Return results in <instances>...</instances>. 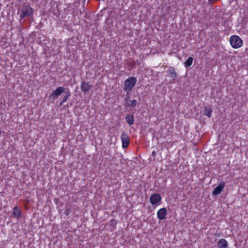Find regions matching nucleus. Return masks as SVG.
I'll return each instance as SVG.
<instances>
[{
	"mask_svg": "<svg viewBox=\"0 0 248 248\" xmlns=\"http://www.w3.org/2000/svg\"><path fill=\"white\" fill-rule=\"evenodd\" d=\"M64 91L65 89L64 87H59L51 93L49 98L55 100L62 93H64Z\"/></svg>",
	"mask_w": 248,
	"mask_h": 248,
	"instance_id": "nucleus-5",
	"label": "nucleus"
},
{
	"mask_svg": "<svg viewBox=\"0 0 248 248\" xmlns=\"http://www.w3.org/2000/svg\"><path fill=\"white\" fill-rule=\"evenodd\" d=\"M70 96V93H67L66 96H68V98Z\"/></svg>",
	"mask_w": 248,
	"mask_h": 248,
	"instance_id": "nucleus-19",
	"label": "nucleus"
},
{
	"mask_svg": "<svg viewBox=\"0 0 248 248\" xmlns=\"http://www.w3.org/2000/svg\"><path fill=\"white\" fill-rule=\"evenodd\" d=\"M91 89L90 85L89 83L86 82H83L81 84V89L82 92L86 93L89 91Z\"/></svg>",
	"mask_w": 248,
	"mask_h": 248,
	"instance_id": "nucleus-11",
	"label": "nucleus"
},
{
	"mask_svg": "<svg viewBox=\"0 0 248 248\" xmlns=\"http://www.w3.org/2000/svg\"><path fill=\"white\" fill-rule=\"evenodd\" d=\"M210 3H214L216 2L218 0H208Z\"/></svg>",
	"mask_w": 248,
	"mask_h": 248,
	"instance_id": "nucleus-18",
	"label": "nucleus"
},
{
	"mask_svg": "<svg viewBox=\"0 0 248 248\" xmlns=\"http://www.w3.org/2000/svg\"><path fill=\"white\" fill-rule=\"evenodd\" d=\"M121 138L122 142V147L124 148H126L128 146L129 142V140L128 135L125 133H123Z\"/></svg>",
	"mask_w": 248,
	"mask_h": 248,
	"instance_id": "nucleus-8",
	"label": "nucleus"
},
{
	"mask_svg": "<svg viewBox=\"0 0 248 248\" xmlns=\"http://www.w3.org/2000/svg\"><path fill=\"white\" fill-rule=\"evenodd\" d=\"M33 13V9L29 6L23 7L20 11V16L21 18L31 16Z\"/></svg>",
	"mask_w": 248,
	"mask_h": 248,
	"instance_id": "nucleus-4",
	"label": "nucleus"
},
{
	"mask_svg": "<svg viewBox=\"0 0 248 248\" xmlns=\"http://www.w3.org/2000/svg\"><path fill=\"white\" fill-rule=\"evenodd\" d=\"M67 98H68V96H65V97L63 98V99L62 101V102L61 103V105H62V104H63L64 102H65L67 101Z\"/></svg>",
	"mask_w": 248,
	"mask_h": 248,
	"instance_id": "nucleus-17",
	"label": "nucleus"
},
{
	"mask_svg": "<svg viewBox=\"0 0 248 248\" xmlns=\"http://www.w3.org/2000/svg\"><path fill=\"white\" fill-rule=\"evenodd\" d=\"M162 197L159 194L154 193L151 195L150 197V202L151 204L156 207L161 204Z\"/></svg>",
	"mask_w": 248,
	"mask_h": 248,
	"instance_id": "nucleus-3",
	"label": "nucleus"
},
{
	"mask_svg": "<svg viewBox=\"0 0 248 248\" xmlns=\"http://www.w3.org/2000/svg\"><path fill=\"white\" fill-rule=\"evenodd\" d=\"M217 247L218 248H228V242L225 239H221L217 242Z\"/></svg>",
	"mask_w": 248,
	"mask_h": 248,
	"instance_id": "nucleus-10",
	"label": "nucleus"
},
{
	"mask_svg": "<svg viewBox=\"0 0 248 248\" xmlns=\"http://www.w3.org/2000/svg\"><path fill=\"white\" fill-rule=\"evenodd\" d=\"M125 120L127 123L130 125L134 123V117L132 115H127L125 117Z\"/></svg>",
	"mask_w": 248,
	"mask_h": 248,
	"instance_id": "nucleus-13",
	"label": "nucleus"
},
{
	"mask_svg": "<svg viewBox=\"0 0 248 248\" xmlns=\"http://www.w3.org/2000/svg\"><path fill=\"white\" fill-rule=\"evenodd\" d=\"M137 101L136 100L134 99L133 100H126V104L129 107H135L137 104Z\"/></svg>",
	"mask_w": 248,
	"mask_h": 248,
	"instance_id": "nucleus-15",
	"label": "nucleus"
},
{
	"mask_svg": "<svg viewBox=\"0 0 248 248\" xmlns=\"http://www.w3.org/2000/svg\"><path fill=\"white\" fill-rule=\"evenodd\" d=\"M230 43L231 46L234 49L239 48L243 45L242 39L239 36L235 35L230 37Z\"/></svg>",
	"mask_w": 248,
	"mask_h": 248,
	"instance_id": "nucleus-1",
	"label": "nucleus"
},
{
	"mask_svg": "<svg viewBox=\"0 0 248 248\" xmlns=\"http://www.w3.org/2000/svg\"><path fill=\"white\" fill-rule=\"evenodd\" d=\"M176 76V73L174 69L173 68H170L168 71V77L170 78L169 82L171 84L174 83Z\"/></svg>",
	"mask_w": 248,
	"mask_h": 248,
	"instance_id": "nucleus-9",
	"label": "nucleus"
},
{
	"mask_svg": "<svg viewBox=\"0 0 248 248\" xmlns=\"http://www.w3.org/2000/svg\"><path fill=\"white\" fill-rule=\"evenodd\" d=\"M212 109L210 108H205L204 114L208 117L210 118L211 117V114L212 113Z\"/></svg>",
	"mask_w": 248,
	"mask_h": 248,
	"instance_id": "nucleus-16",
	"label": "nucleus"
},
{
	"mask_svg": "<svg viewBox=\"0 0 248 248\" xmlns=\"http://www.w3.org/2000/svg\"><path fill=\"white\" fill-rule=\"evenodd\" d=\"M167 211L166 208H161L158 210L156 213L157 218L159 220H164L167 216Z\"/></svg>",
	"mask_w": 248,
	"mask_h": 248,
	"instance_id": "nucleus-6",
	"label": "nucleus"
},
{
	"mask_svg": "<svg viewBox=\"0 0 248 248\" xmlns=\"http://www.w3.org/2000/svg\"><path fill=\"white\" fill-rule=\"evenodd\" d=\"M137 82V78L134 77L128 78L124 82V91L129 92L135 86Z\"/></svg>",
	"mask_w": 248,
	"mask_h": 248,
	"instance_id": "nucleus-2",
	"label": "nucleus"
},
{
	"mask_svg": "<svg viewBox=\"0 0 248 248\" xmlns=\"http://www.w3.org/2000/svg\"><path fill=\"white\" fill-rule=\"evenodd\" d=\"M13 216L16 218L19 217L21 216V212L16 206L13 209Z\"/></svg>",
	"mask_w": 248,
	"mask_h": 248,
	"instance_id": "nucleus-12",
	"label": "nucleus"
},
{
	"mask_svg": "<svg viewBox=\"0 0 248 248\" xmlns=\"http://www.w3.org/2000/svg\"><path fill=\"white\" fill-rule=\"evenodd\" d=\"M225 187V183L223 182H220L218 186L214 189L212 192L213 195H218L223 191Z\"/></svg>",
	"mask_w": 248,
	"mask_h": 248,
	"instance_id": "nucleus-7",
	"label": "nucleus"
},
{
	"mask_svg": "<svg viewBox=\"0 0 248 248\" xmlns=\"http://www.w3.org/2000/svg\"><path fill=\"white\" fill-rule=\"evenodd\" d=\"M193 59L192 57H189L187 60L184 62V65L186 67L190 66L193 62Z\"/></svg>",
	"mask_w": 248,
	"mask_h": 248,
	"instance_id": "nucleus-14",
	"label": "nucleus"
},
{
	"mask_svg": "<svg viewBox=\"0 0 248 248\" xmlns=\"http://www.w3.org/2000/svg\"><path fill=\"white\" fill-rule=\"evenodd\" d=\"M153 154H155V151H153V153H152Z\"/></svg>",
	"mask_w": 248,
	"mask_h": 248,
	"instance_id": "nucleus-20",
	"label": "nucleus"
}]
</instances>
